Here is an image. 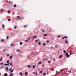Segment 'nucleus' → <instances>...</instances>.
Instances as JSON below:
<instances>
[{"label": "nucleus", "instance_id": "1", "mask_svg": "<svg viewBox=\"0 0 76 76\" xmlns=\"http://www.w3.org/2000/svg\"><path fill=\"white\" fill-rule=\"evenodd\" d=\"M66 56V57L68 58L70 57V55H69L68 53H67L65 54Z\"/></svg>", "mask_w": 76, "mask_h": 76}, {"label": "nucleus", "instance_id": "2", "mask_svg": "<svg viewBox=\"0 0 76 76\" xmlns=\"http://www.w3.org/2000/svg\"><path fill=\"white\" fill-rule=\"evenodd\" d=\"M9 64H10V63H9L8 64H4V65L5 66H9Z\"/></svg>", "mask_w": 76, "mask_h": 76}, {"label": "nucleus", "instance_id": "3", "mask_svg": "<svg viewBox=\"0 0 76 76\" xmlns=\"http://www.w3.org/2000/svg\"><path fill=\"white\" fill-rule=\"evenodd\" d=\"M9 69V68H8V67H6L5 68V70H6V72H7V70H8V69Z\"/></svg>", "mask_w": 76, "mask_h": 76}, {"label": "nucleus", "instance_id": "4", "mask_svg": "<svg viewBox=\"0 0 76 76\" xmlns=\"http://www.w3.org/2000/svg\"><path fill=\"white\" fill-rule=\"evenodd\" d=\"M13 75V73H11L10 74V76H12Z\"/></svg>", "mask_w": 76, "mask_h": 76}, {"label": "nucleus", "instance_id": "5", "mask_svg": "<svg viewBox=\"0 0 76 76\" xmlns=\"http://www.w3.org/2000/svg\"><path fill=\"white\" fill-rule=\"evenodd\" d=\"M47 75V73L46 72H45L43 74V76H45V75Z\"/></svg>", "mask_w": 76, "mask_h": 76}, {"label": "nucleus", "instance_id": "6", "mask_svg": "<svg viewBox=\"0 0 76 76\" xmlns=\"http://www.w3.org/2000/svg\"><path fill=\"white\" fill-rule=\"evenodd\" d=\"M12 56H11L10 57V60H11V59H12Z\"/></svg>", "mask_w": 76, "mask_h": 76}, {"label": "nucleus", "instance_id": "7", "mask_svg": "<svg viewBox=\"0 0 76 76\" xmlns=\"http://www.w3.org/2000/svg\"><path fill=\"white\" fill-rule=\"evenodd\" d=\"M4 75L5 76H7V73H5L4 74Z\"/></svg>", "mask_w": 76, "mask_h": 76}, {"label": "nucleus", "instance_id": "8", "mask_svg": "<svg viewBox=\"0 0 76 76\" xmlns=\"http://www.w3.org/2000/svg\"><path fill=\"white\" fill-rule=\"evenodd\" d=\"M17 26L16 25L15 26V27H14V29H16V28H17Z\"/></svg>", "mask_w": 76, "mask_h": 76}, {"label": "nucleus", "instance_id": "9", "mask_svg": "<svg viewBox=\"0 0 76 76\" xmlns=\"http://www.w3.org/2000/svg\"><path fill=\"white\" fill-rule=\"evenodd\" d=\"M16 6H17V5H16V4H15V5L13 6L14 7H16Z\"/></svg>", "mask_w": 76, "mask_h": 76}, {"label": "nucleus", "instance_id": "10", "mask_svg": "<svg viewBox=\"0 0 76 76\" xmlns=\"http://www.w3.org/2000/svg\"><path fill=\"white\" fill-rule=\"evenodd\" d=\"M65 43H66V44H67L68 43V41H66V40L65 41Z\"/></svg>", "mask_w": 76, "mask_h": 76}, {"label": "nucleus", "instance_id": "11", "mask_svg": "<svg viewBox=\"0 0 76 76\" xmlns=\"http://www.w3.org/2000/svg\"><path fill=\"white\" fill-rule=\"evenodd\" d=\"M62 55H60V56H59V58H62Z\"/></svg>", "mask_w": 76, "mask_h": 76}, {"label": "nucleus", "instance_id": "12", "mask_svg": "<svg viewBox=\"0 0 76 76\" xmlns=\"http://www.w3.org/2000/svg\"><path fill=\"white\" fill-rule=\"evenodd\" d=\"M20 75H21V76H22V75H23V74H22V73L20 72Z\"/></svg>", "mask_w": 76, "mask_h": 76}, {"label": "nucleus", "instance_id": "13", "mask_svg": "<svg viewBox=\"0 0 76 76\" xmlns=\"http://www.w3.org/2000/svg\"><path fill=\"white\" fill-rule=\"evenodd\" d=\"M7 13H9V14L10 13V11H7Z\"/></svg>", "mask_w": 76, "mask_h": 76}, {"label": "nucleus", "instance_id": "14", "mask_svg": "<svg viewBox=\"0 0 76 76\" xmlns=\"http://www.w3.org/2000/svg\"><path fill=\"white\" fill-rule=\"evenodd\" d=\"M2 27L4 28V24H2Z\"/></svg>", "mask_w": 76, "mask_h": 76}, {"label": "nucleus", "instance_id": "15", "mask_svg": "<svg viewBox=\"0 0 76 76\" xmlns=\"http://www.w3.org/2000/svg\"><path fill=\"white\" fill-rule=\"evenodd\" d=\"M56 72L57 74H59V72H58V71H56Z\"/></svg>", "mask_w": 76, "mask_h": 76}, {"label": "nucleus", "instance_id": "16", "mask_svg": "<svg viewBox=\"0 0 76 76\" xmlns=\"http://www.w3.org/2000/svg\"><path fill=\"white\" fill-rule=\"evenodd\" d=\"M44 36H47V34H44Z\"/></svg>", "mask_w": 76, "mask_h": 76}, {"label": "nucleus", "instance_id": "17", "mask_svg": "<svg viewBox=\"0 0 76 76\" xmlns=\"http://www.w3.org/2000/svg\"><path fill=\"white\" fill-rule=\"evenodd\" d=\"M45 44H46V43H44L43 44V45L44 46H45Z\"/></svg>", "mask_w": 76, "mask_h": 76}, {"label": "nucleus", "instance_id": "18", "mask_svg": "<svg viewBox=\"0 0 76 76\" xmlns=\"http://www.w3.org/2000/svg\"><path fill=\"white\" fill-rule=\"evenodd\" d=\"M30 39H28L26 40L25 42H27V41H29V40Z\"/></svg>", "mask_w": 76, "mask_h": 76}, {"label": "nucleus", "instance_id": "19", "mask_svg": "<svg viewBox=\"0 0 76 76\" xmlns=\"http://www.w3.org/2000/svg\"><path fill=\"white\" fill-rule=\"evenodd\" d=\"M0 61H2V57H1L0 59Z\"/></svg>", "mask_w": 76, "mask_h": 76}, {"label": "nucleus", "instance_id": "20", "mask_svg": "<svg viewBox=\"0 0 76 76\" xmlns=\"http://www.w3.org/2000/svg\"><path fill=\"white\" fill-rule=\"evenodd\" d=\"M38 64H41V61H40L39 62H38Z\"/></svg>", "mask_w": 76, "mask_h": 76}, {"label": "nucleus", "instance_id": "21", "mask_svg": "<svg viewBox=\"0 0 76 76\" xmlns=\"http://www.w3.org/2000/svg\"><path fill=\"white\" fill-rule=\"evenodd\" d=\"M25 75H28V73L27 72H25Z\"/></svg>", "mask_w": 76, "mask_h": 76}, {"label": "nucleus", "instance_id": "22", "mask_svg": "<svg viewBox=\"0 0 76 76\" xmlns=\"http://www.w3.org/2000/svg\"><path fill=\"white\" fill-rule=\"evenodd\" d=\"M20 45H22V42H20Z\"/></svg>", "mask_w": 76, "mask_h": 76}, {"label": "nucleus", "instance_id": "23", "mask_svg": "<svg viewBox=\"0 0 76 76\" xmlns=\"http://www.w3.org/2000/svg\"><path fill=\"white\" fill-rule=\"evenodd\" d=\"M28 68H29L31 67V66L28 65Z\"/></svg>", "mask_w": 76, "mask_h": 76}, {"label": "nucleus", "instance_id": "24", "mask_svg": "<svg viewBox=\"0 0 76 76\" xmlns=\"http://www.w3.org/2000/svg\"><path fill=\"white\" fill-rule=\"evenodd\" d=\"M8 21H10V20H11V19H8Z\"/></svg>", "mask_w": 76, "mask_h": 76}, {"label": "nucleus", "instance_id": "25", "mask_svg": "<svg viewBox=\"0 0 76 76\" xmlns=\"http://www.w3.org/2000/svg\"><path fill=\"white\" fill-rule=\"evenodd\" d=\"M64 53H66V50H64Z\"/></svg>", "mask_w": 76, "mask_h": 76}, {"label": "nucleus", "instance_id": "26", "mask_svg": "<svg viewBox=\"0 0 76 76\" xmlns=\"http://www.w3.org/2000/svg\"><path fill=\"white\" fill-rule=\"evenodd\" d=\"M39 73H40L42 74V71H40L39 72Z\"/></svg>", "mask_w": 76, "mask_h": 76}, {"label": "nucleus", "instance_id": "27", "mask_svg": "<svg viewBox=\"0 0 76 76\" xmlns=\"http://www.w3.org/2000/svg\"><path fill=\"white\" fill-rule=\"evenodd\" d=\"M13 72V70H11L10 71L11 73H12V72Z\"/></svg>", "mask_w": 76, "mask_h": 76}, {"label": "nucleus", "instance_id": "28", "mask_svg": "<svg viewBox=\"0 0 76 76\" xmlns=\"http://www.w3.org/2000/svg\"><path fill=\"white\" fill-rule=\"evenodd\" d=\"M10 65H11V66H13L12 65V62L10 64Z\"/></svg>", "mask_w": 76, "mask_h": 76}, {"label": "nucleus", "instance_id": "29", "mask_svg": "<svg viewBox=\"0 0 76 76\" xmlns=\"http://www.w3.org/2000/svg\"><path fill=\"white\" fill-rule=\"evenodd\" d=\"M64 38H67L68 37H66V36H65L64 37Z\"/></svg>", "mask_w": 76, "mask_h": 76}, {"label": "nucleus", "instance_id": "30", "mask_svg": "<svg viewBox=\"0 0 76 76\" xmlns=\"http://www.w3.org/2000/svg\"><path fill=\"white\" fill-rule=\"evenodd\" d=\"M37 36H34V38H37Z\"/></svg>", "mask_w": 76, "mask_h": 76}, {"label": "nucleus", "instance_id": "31", "mask_svg": "<svg viewBox=\"0 0 76 76\" xmlns=\"http://www.w3.org/2000/svg\"><path fill=\"white\" fill-rule=\"evenodd\" d=\"M0 65H3V63H0Z\"/></svg>", "mask_w": 76, "mask_h": 76}, {"label": "nucleus", "instance_id": "32", "mask_svg": "<svg viewBox=\"0 0 76 76\" xmlns=\"http://www.w3.org/2000/svg\"><path fill=\"white\" fill-rule=\"evenodd\" d=\"M11 69H12V68H10L9 69V71H10V70H11Z\"/></svg>", "mask_w": 76, "mask_h": 76}, {"label": "nucleus", "instance_id": "33", "mask_svg": "<svg viewBox=\"0 0 76 76\" xmlns=\"http://www.w3.org/2000/svg\"><path fill=\"white\" fill-rule=\"evenodd\" d=\"M24 28H26V27H27V26H26V25H25L24 26Z\"/></svg>", "mask_w": 76, "mask_h": 76}, {"label": "nucleus", "instance_id": "34", "mask_svg": "<svg viewBox=\"0 0 76 76\" xmlns=\"http://www.w3.org/2000/svg\"><path fill=\"white\" fill-rule=\"evenodd\" d=\"M9 37L8 36H7V39H9Z\"/></svg>", "mask_w": 76, "mask_h": 76}, {"label": "nucleus", "instance_id": "35", "mask_svg": "<svg viewBox=\"0 0 76 76\" xmlns=\"http://www.w3.org/2000/svg\"><path fill=\"white\" fill-rule=\"evenodd\" d=\"M7 63H9V61H7Z\"/></svg>", "mask_w": 76, "mask_h": 76}, {"label": "nucleus", "instance_id": "36", "mask_svg": "<svg viewBox=\"0 0 76 76\" xmlns=\"http://www.w3.org/2000/svg\"><path fill=\"white\" fill-rule=\"evenodd\" d=\"M11 47H12L13 46V44H11L10 45Z\"/></svg>", "mask_w": 76, "mask_h": 76}, {"label": "nucleus", "instance_id": "37", "mask_svg": "<svg viewBox=\"0 0 76 76\" xmlns=\"http://www.w3.org/2000/svg\"><path fill=\"white\" fill-rule=\"evenodd\" d=\"M36 42H38V40H35Z\"/></svg>", "mask_w": 76, "mask_h": 76}, {"label": "nucleus", "instance_id": "38", "mask_svg": "<svg viewBox=\"0 0 76 76\" xmlns=\"http://www.w3.org/2000/svg\"><path fill=\"white\" fill-rule=\"evenodd\" d=\"M49 42V41H48V40H47V41H46V42H48H48Z\"/></svg>", "mask_w": 76, "mask_h": 76}, {"label": "nucleus", "instance_id": "39", "mask_svg": "<svg viewBox=\"0 0 76 76\" xmlns=\"http://www.w3.org/2000/svg\"><path fill=\"white\" fill-rule=\"evenodd\" d=\"M48 63H51V61H48Z\"/></svg>", "mask_w": 76, "mask_h": 76}, {"label": "nucleus", "instance_id": "40", "mask_svg": "<svg viewBox=\"0 0 76 76\" xmlns=\"http://www.w3.org/2000/svg\"><path fill=\"white\" fill-rule=\"evenodd\" d=\"M33 69H35V67L34 66H33Z\"/></svg>", "mask_w": 76, "mask_h": 76}, {"label": "nucleus", "instance_id": "41", "mask_svg": "<svg viewBox=\"0 0 76 76\" xmlns=\"http://www.w3.org/2000/svg\"><path fill=\"white\" fill-rule=\"evenodd\" d=\"M58 38H60V35H58Z\"/></svg>", "mask_w": 76, "mask_h": 76}, {"label": "nucleus", "instance_id": "42", "mask_svg": "<svg viewBox=\"0 0 76 76\" xmlns=\"http://www.w3.org/2000/svg\"><path fill=\"white\" fill-rule=\"evenodd\" d=\"M1 41H2V42H3V41H4V39H2L1 40Z\"/></svg>", "mask_w": 76, "mask_h": 76}, {"label": "nucleus", "instance_id": "43", "mask_svg": "<svg viewBox=\"0 0 76 76\" xmlns=\"http://www.w3.org/2000/svg\"><path fill=\"white\" fill-rule=\"evenodd\" d=\"M38 44L39 45H40V44H41V43L40 42H39L38 43Z\"/></svg>", "mask_w": 76, "mask_h": 76}, {"label": "nucleus", "instance_id": "44", "mask_svg": "<svg viewBox=\"0 0 76 76\" xmlns=\"http://www.w3.org/2000/svg\"><path fill=\"white\" fill-rule=\"evenodd\" d=\"M9 4H11V3H10V1H9Z\"/></svg>", "mask_w": 76, "mask_h": 76}, {"label": "nucleus", "instance_id": "45", "mask_svg": "<svg viewBox=\"0 0 76 76\" xmlns=\"http://www.w3.org/2000/svg\"><path fill=\"white\" fill-rule=\"evenodd\" d=\"M17 52H19V50H17Z\"/></svg>", "mask_w": 76, "mask_h": 76}, {"label": "nucleus", "instance_id": "46", "mask_svg": "<svg viewBox=\"0 0 76 76\" xmlns=\"http://www.w3.org/2000/svg\"><path fill=\"white\" fill-rule=\"evenodd\" d=\"M18 17L19 19H20V17H19V16H18Z\"/></svg>", "mask_w": 76, "mask_h": 76}, {"label": "nucleus", "instance_id": "47", "mask_svg": "<svg viewBox=\"0 0 76 76\" xmlns=\"http://www.w3.org/2000/svg\"><path fill=\"white\" fill-rule=\"evenodd\" d=\"M9 54H7V57H9Z\"/></svg>", "mask_w": 76, "mask_h": 76}, {"label": "nucleus", "instance_id": "48", "mask_svg": "<svg viewBox=\"0 0 76 76\" xmlns=\"http://www.w3.org/2000/svg\"><path fill=\"white\" fill-rule=\"evenodd\" d=\"M64 37H63L62 38V39H64Z\"/></svg>", "mask_w": 76, "mask_h": 76}, {"label": "nucleus", "instance_id": "49", "mask_svg": "<svg viewBox=\"0 0 76 76\" xmlns=\"http://www.w3.org/2000/svg\"><path fill=\"white\" fill-rule=\"evenodd\" d=\"M45 61H47V59H46L45 60Z\"/></svg>", "mask_w": 76, "mask_h": 76}, {"label": "nucleus", "instance_id": "50", "mask_svg": "<svg viewBox=\"0 0 76 76\" xmlns=\"http://www.w3.org/2000/svg\"><path fill=\"white\" fill-rule=\"evenodd\" d=\"M35 75H37V72H36L35 73Z\"/></svg>", "mask_w": 76, "mask_h": 76}, {"label": "nucleus", "instance_id": "51", "mask_svg": "<svg viewBox=\"0 0 76 76\" xmlns=\"http://www.w3.org/2000/svg\"><path fill=\"white\" fill-rule=\"evenodd\" d=\"M72 53H70V55H72Z\"/></svg>", "mask_w": 76, "mask_h": 76}, {"label": "nucleus", "instance_id": "52", "mask_svg": "<svg viewBox=\"0 0 76 76\" xmlns=\"http://www.w3.org/2000/svg\"><path fill=\"white\" fill-rule=\"evenodd\" d=\"M42 66L43 67H44V65H42Z\"/></svg>", "mask_w": 76, "mask_h": 76}, {"label": "nucleus", "instance_id": "53", "mask_svg": "<svg viewBox=\"0 0 76 76\" xmlns=\"http://www.w3.org/2000/svg\"><path fill=\"white\" fill-rule=\"evenodd\" d=\"M4 51H5V50H4L3 51V52H4Z\"/></svg>", "mask_w": 76, "mask_h": 76}, {"label": "nucleus", "instance_id": "54", "mask_svg": "<svg viewBox=\"0 0 76 76\" xmlns=\"http://www.w3.org/2000/svg\"><path fill=\"white\" fill-rule=\"evenodd\" d=\"M42 32H44V30H43V31H42Z\"/></svg>", "mask_w": 76, "mask_h": 76}, {"label": "nucleus", "instance_id": "55", "mask_svg": "<svg viewBox=\"0 0 76 76\" xmlns=\"http://www.w3.org/2000/svg\"><path fill=\"white\" fill-rule=\"evenodd\" d=\"M57 47V45L55 46V47Z\"/></svg>", "mask_w": 76, "mask_h": 76}, {"label": "nucleus", "instance_id": "56", "mask_svg": "<svg viewBox=\"0 0 76 76\" xmlns=\"http://www.w3.org/2000/svg\"><path fill=\"white\" fill-rule=\"evenodd\" d=\"M53 60H55V58L53 59Z\"/></svg>", "mask_w": 76, "mask_h": 76}, {"label": "nucleus", "instance_id": "57", "mask_svg": "<svg viewBox=\"0 0 76 76\" xmlns=\"http://www.w3.org/2000/svg\"><path fill=\"white\" fill-rule=\"evenodd\" d=\"M1 68H3V67L2 66V67H1Z\"/></svg>", "mask_w": 76, "mask_h": 76}, {"label": "nucleus", "instance_id": "58", "mask_svg": "<svg viewBox=\"0 0 76 76\" xmlns=\"http://www.w3.org/2000/svg\"><path fill=\"white\" fill-rule=\"evenodd\" d=\"M51 48H53V47H51Z\"/></svg>", "mask_w": 76, "mask_h": 76}, {"label": "nucleus", "instance_id": "59", "mask_svg": "<svg viewBox=\"0 0 76 76\" xmlns=\"http://www.w3.org/2000/svg\"><path fill=\"white\" fill-rule=\"evenodd\" d=\"M60 50H61V49H60Z\"/></svg>", "mask_w": 76, "mask_h": 76}, {"label": "nucleus", "instance_id": "60", "mask_svg": "<svg viewBox=\"0 0 76 76\" xmlns=\"http://www.w3.org/2000/svg\"><path fill=\"white\" fill-rule=\"evenodd\" d=\"M33 74H34V72H33Z\"/></svg>", "mask_w": 76, "mask_h": 76}, {"label": "nucleus", "instance_id": "61", "mask_svg": "<svg viewBox=\"0 0 76 76\" xmlns=\"http://www.w3.org/2000/svg\"><path fill=\"white\" fill-rule=\"evenodd\" d=\"M35 66H36V65H35Z\"/></svg>", "mask_w": 76, "mask_h": 76}]
</instances>
